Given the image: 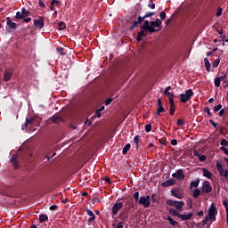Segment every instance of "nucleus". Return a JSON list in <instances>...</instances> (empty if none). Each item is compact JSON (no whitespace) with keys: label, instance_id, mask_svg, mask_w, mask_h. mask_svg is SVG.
I'll return each mask as SVG.
<instances>
[{"label":"nucleus","instance_id":"412c9836","mask_svg":"<svg viewBox=\"0 0 228 228\" xmlns=\"http://www.w3.org/2000/svg\"><path fill=\"white\" fill-rule=\"evenodd\" d=\"M163 186H165L166 188H168V186H174V184H175V180L174 179H169L167 182L162 183Z\"/></svg>","mask_w":228,"mask_h":228},{"label":"nucleus","instance_id":"bf43d9fd","mask_svg":"<svg viewBox=\"0 0 228 228\" xmlns=\"http://www.w3.org/2000/svg\"><path fill=\"white\" fill-rule=\"evenodd\" d=\"M224 113H225V110H221L219 111V117H224Z\"/></svg>","mask_w":228,"mask_h":228},{"label":"nucleus","instance_id":"052dcab7","mask_svg":"<svg viewBox=\"0 0 228 228\" xmlns=\"http://www.w3.org/2000/svg\"><path fill=\"white\" fill-rule=\"evenodd\" d=\"M85 124H87V126H92V121L86 119V120L85 121Z\"/></svg>","mask_w":228,"mask_h":228},{"label":"nucleus","instance_id":"2eb2a0df","mask_svg":"<svg viewBox=\"0 0 228 228\" xmlns=\"http://www.w3.org/2000/svg\"><path fill=\"white\" fill-rule=\"evenodd\" d=\"M6 24L11 29H17V23L12 21V18H6Z\"/></svg>","mask_w":228,"mask_h":228},{"label":"nucleus","instance_id":"0e129e2a","mask_svg":"<svg viewBox=\"0 0 228 228\" xmlns=\"http://www.w3.org/2000/svg\"><path fill=\"white\" fill-rule=\"evenodd\" d=\"M98 111H104V106H102L99 110H98Z\"/></svg>","mask_w":228,"mask_h":228},{"label":"nucleus","instance_id":"0eeeda50","mask_svg":"<svg viewBox=\"0 0 228 228\" xmlns=\"http://www.w3.org/2000/svg\"><path fill=\"white\" fill-rule=\"evenodd\" d=\"M137 202L144 208H149L151 206V196H142Z\"/></svg>","mask_w":228,"mask_h":228},{"label":"nucleus","instance_id":"6ab92c4d","mask_svg":"<svg viewBox=\"0 0 228 228\" xmlns=\"http://www.w3.org/2000/svg\"><path fill=\"white\" fill-rule=\"evenodd\" d=\"M193 154H194V156L199 158V161L204 162V161H206V159H208L206 155H200L197 151H194Z\"/></svg>","mask_w":228,"mask_h":228},{"label":"nucleus","instance_id":"49530a36","mask_svg":"<svg viewBox=\"0 0 228 228\" xmlns=\"http://www.w3.org/2000/svg\"><path fill=\"white\" fill-rule=\"evenodd\" d=\"M222 12H223V9L222 8H218L217 12L216 13V17H220L222 15Z\"/></svg>","mask_w":228,"mask_h":228},{"label":"nucleus","instance_id":"a211bd4d","mask_svg":"<svg viewBox=\"0 0 228 228\" xmlns=\"http://www.w3.org/2000/svg\"><path fill=\"white\" fill-rule=\"evenodd\" d=\"M86 213L88 215V216H90L88 218V223H92L94 222V220H95V215L94 214V211L90 210V209H86Z\"/></svg>","mask_w":228,"mask_h":228},{"label":"nucleus","instance_id":"864d4df0","mask_svg":"<svg viewBox=\"0 0 228 228\" xmlns=\"http://www.w3.org/2000/svg\"><path fill=\"white\" fill-rule=\"evenodd\" d=\"M38 4L39 6H41L42 8H45V4H44V2L42 0L38 1Z\"/></svg>","mask_w":228,"mask_h":228},{"label":"nucleus","instance_id":"f257e3e1","mask_svg":"<svg viewBox=\"0 0 228 228\" xmlns=\"http://www.w3.org/2000/svg\"><path fill=\"white\" fill-rule=\"evenodd\" d=\"M216 215H218V209H216V207L215 206V204H211L210 208H208V218L209 220H211L212 222H216Z\"/></svg>","mask_w":228,"mask_h":228},{"label":"nucleus","instance_id":"37998d69","mask_svg":"<svg viewBox=\"0 0 228 228\" xmlns=\"http://www.w3.org/2000/svg\"><path fill=\"white\" fill-rule=\"evenodd\" d=\"M149 8H151V10H154V8H156V4H154V2L151 1L148 4Z\"/></svg>","mask_w":228,"mask_h":228},{"label":"nucleus","instance_id":"ddd939ff","mask_svg":"<svg viewBox=\"0 0 228 228\" xmlns=\"http://www.w3.org/2000/svg\"><path fill=\"white\" fill-rule=\"evenodd\" d=\"M142 29H145V31H149L150 33H155L156 29L153 28L149 22V20H145L143 26L142 27Z\"/></svg>","mask_w":228,"mask_h":228},{"label":"nucleus","instance_id":"13d9d810","mask_svg":"<svg viewBox=\"0 0 228 228\" xmlns=\"http://www.w3.org/2000/svg\"><path fill=\"white\" fill-rule=\"evenodd\" d=\"M171 145H177V140L175 139L171 140Z\"/></svg>","mask_w":228,"mask_h":228},{"label":"nucleus","instance_id":"f3484780","mask_svg":"<svg viewBox=\"0 0 228 228\" xmlns=\"http://www.w3.org/2000/svg\"><path fill=\"white\" fill-rule=\"evenodd\" d=\"M170 90H172V86H167L164 90V94H165V95H167L168 97L169 102L171 101V99H174V94L170 93Z\"/></svg>","mask_w":228,"mask_h":228},{"label":"nucleus","instance_id":"dca6fc26","mask_svg":"<svg viewBox=\"0 0 228 228\" xmlns=\"http://www.w3.org/2000/svg\"><path fill=\"white\" fill-rule=\"evenodd\" d=\"M12 76H13V73L12 71L5 70L4 74V81H10Z\"/></svg>","mask_w":228,"mask_h":228},{"label":"nucleus","instance_id":"5701e85b","mask_svg":"<svg viewBox=\"0 0 228 228\" xmlns=\"http://www.w3.org/2000/svg\"><path fill=\"white\" fill-rule=\"evenodd\" d=\"M126 222V220L125 218H123L122 221L118 222V224H113V227L114 228H124Z\"/></svg>","mask_w":228,"mask_h":228},{"label":"nucleus","instance_id":"a18cd8bd","mask_svg":"<svg viewBox=\"0 0 228 228\" xmlns=\"http://www.w3.org/2000/svg\"><path fill=\"white\" fill-rule=\"evenodd\" d=\"M16 19L17 20H20V19H22V12H16Z\"/></svg>","mask_w":228,"mask_h":228},{"label":"nucleus","instance_id":"338daca9","mask_svg":"<svg viewBox=\"0 0 228 228\" xmlns=\"http://www.w3.org/2000/svg\"><path fill=\"white\" fill-rule=\"evenodd\" d=\"M226 224H228V212H226Z\"/></svg>","mask_w":228,"mask_h":228},{"label":"nucleus","instance_id":"423d86ee","mask_svg":"<svg viewBox=\"0 0 228 228\" xmlns=\"http://www.w3.org/2000/svg\"><path fill=\"white\" fill-rule=\"evenodd\" d=\"M152 15H154V12H147L142 18L139 16L137 20L134 22V25L130 28V29H134V28H136L138 24H142V22H143V20L147 19V17H152Z\"/></svg>","mask_w":228,"mask_h":228},{"label":"nucleus","instance_id":"4d7b16f0","mask_svg":"<svg viewBox=\"0 0 228 228\" xmlns=\"http://www.w3.org/2000/svg\"><path fill=\"white\" fill-rule=\"evenodd\" d=\"M209 218L208 216H206V218L203 220V224L206 225V224H208Z\"/></svg>","mask_w":228,"mask_h":228},{"label":"nucleus","instance_id":"f8f14e48","mask_svg":"<svg viewBox=\"0 0 228 228\" xmlns=\"http://www.w3.org/2000/svg\"><path fill=\"white\" fill-rule=\"evenodd\" d=\"M44 18L40 17L38 20H34V26L37 28V29H42L44 28Z\"/></svg>","mask_w":228,"mask_h":228},{"label":"nucleus","instance_id":"f03ea898","mask_svg":"<svg viewBox=\"0 0 228 228\" xmlns=\"http://www.w3.org/2000/svg\"><path fill=\"white\" fill-rule=\"evenodd\" d=\"M167 204L168 206L175 208L179 211H183V208H184V202L183 201H175V200H167Z\"/></svg>","mask_w":228,"mask_h":228},{"label":"nucleus","instance_id":"680f3d73","mask_svg":"<svg viewBox=\"0 0 228 228\" xmlns=\"http://www.w3.org/2000/svg\"><path fill=\"white\" fill-rule=\"evenodd\" d=\"M23 20L24 22H31V18H26Z\"/></svg>","mask_w":228,"mask_h":228},{"label":"nucleus","instance_id":"7ed1b4c3","mask_svg":"<svg viewBox=\"0 0 228 228\" xmlns=\"http://www.w3.org/2000/svg\"><path fill=\"white\" fill-rule=\"evenodd\" d=\"M171 213H174L177 218H180V220L186 221V220H191L193 218V213H189V214H179L177 211L171 209Z\"/></svg>","mask_w":228,"mask_h":228},{"label":"nucleus","instance_id":"8fccbe9b","mask_svg":"<svg viewBox=\"0 0 228 228\" xmlns=\"http://www.w3.org/2000/svg\"><path fill=\"white\" fill-rule=\"evenodd\" d=\"M177 126H184V121L183 119H177Z\"/></svg>","mask_w":228,"mask_h":228},{"label":"nucleus","instance_id":"5fc2aeb1","mask_svg":"<svg viewBox=\"0 0 228 228\" xmlns=\"http://www.w3.org/2000/svg\"><path fill=\"white\" fill-rule=\"evenodd\" d=\"M57 208H58V206H56V205H52V206L50 207V211H54L55 209H57Z\"/></svg>","mask_w":228,"mask_h":228},{"label":"nucleus","instance_id":"aec40b11","mask_svg":"<svg viewBox=\"0 0 228 228\" xmlns=\"http://www.w3.org/2000/svg\"><path fill=\"white\" fill-rule=\"evenodd\" d=\"M169 104H170L169 113L170 115H174V113H175V103L174 102V99H171V101L169 102Z\"/></svg>","mask_w":228,"mask_h":228},{"label":"nucleus","instance_id":"79ce46f5","mask_svg":"<svg viewBox=\"0 0 228 228\" xmlns=\"http://www.w3.org/2000/svg\"><path fill=\"white\" fill-rule=\"evenodd\" d=\"M218 65H220V59H217L216 61H215L213 62V67H214L215 69H216V67H218Z\"/></svg>","mask_w":228,"mask_h":228},{"label":"nucleus","instance_id":"f704fd0d","mask_svg":"<svg viewBox=\"0 0 228 228\" xmlns=\"http://www.w3.org/2000/svg\"><path fill=\"white\" fill-rule=\"evenodd\" d=\"M58 27L60 30H63L66 28L65 23H63L62 21L58 23Z\"/></svg>","mask_w":228,"mask_h":228},{"label":"nucleus","instance_id":"6e6552de","mask_svg":"<svg viewBox=\"0 0 228 228\" xmlns=\"http://www.w3.org/2000/svg\"><path fill=\"white\" fill-rule=\"evenodd\" d=\"M201 191L202 193H211L213 191V187H211V183L208 181L203 183Z\"/></svg>","mask_w":228,"mask_h":228},{"label":"nucleus","instance_id":"1a4fd4ad","mask_svg":"<svg viewBox=\"0 0 228 228\" xmlns=\"http://www.w3.org/2000/svg\"><path fill=\"white\" fill-rule=\"evenodd\" d=\"M124 208V204L122 202L115 203L112 207V215L116 216V215H118V211H120Z\"/></svg>","mask_w":228,"mask_h":228},{"label":"nucleus","instance_id":"bb28decb","mask_svg":"<svg viewBox=\"0 0 228 228\" xmlns=\"http://www.w3.org/2000/svg\"><path fill=\"white\" fill-rule=\"evenodd\" d=\"M205 61V67L208 72H209V69H211V63H209V60L208 58L204 59Z\"/></svg>","mask_w":228,"mask_h":228},{"label":"nucleus","instance_id":"09e8293b","mask_svg":"<svg viewBox=\"0 0 228 228\" xmlns=\"http://www.w3.org/2000/svg\"><path fill=\"white\" fill-rule=\"evenodd\" d=\"M223 206H224L225 211L228 212V201L227 200L223 201Z\"/></svg>","mask_w":228,"mask_h":228},{"label":"nucleus","instance_id":"72a5a7b5","mask_svg":"<svg viewBox=\"0 0 228 228\" xmlns=\"http://www.w3.org/2000/svg\"><path fill=\"white\" fill-rule=\"evenodd\" d=\"M134 142L135 143L136 147L138 148L139 142H140V137L138 135H135L134 137Z\"/></svg>","mask_w":228,"mask_h":228},{"label":"nucleus","instance_id":"393cba45","mask_svg":"<svg viewBox=\"0 0 228 228\" xmlns=\"http://www.w3.org/2000/svg\"><path fill=\"white\" fill-rule=\"evenodd\" d=\"M200 183V180L199 178L191 181V184H190L191 190V188H197L199 186Z\"/></svg>","mask_w":228,"mask_h":228},{"label":"nucleus","instance_id":"69168bd1","mask_svg":"<svg viewBox=\"0 0 228 228\" xmlns=\"http://www.w3.org/2000/svg\"><path fill=\"white\" fill-rule=\"evenodd\" d=\"M213 101H215L213 98H210L209 100H208V102L211 104V102H213Z\"/></svg>","mask_w":228,"mask_h":228},{"label":"nucleus","instance_id":"4c0bfd02","mask_svg":"<svg viewBox=\"0 0 228 228\" xmlns=\"http://www.w3.org/2000/svg\"><path fill=\"white\" fill-rule=\"evenodd\" d=\"M221 145L223 147H228V141L225 139L221 140Z\"/></svg>","mask_w":228,"mask_h":228},{"label":"nucleus","instance_id":"e2e57ef3","mask_svg":"<svg viewBox=\"0 0 228 228\" xmlns=\"http://www.w3.org/2000/svg\"><path fill=\"white\" fill-rule=\"evenodd\" d=\"M198 216H204V211L200 210V211L198 213Z\"/></svg>","mask_w":228,"mask_h":228},{"label":"nucleus","instance_id":"6e6d98bb","mask_svg":"<svg viewBox=\"0 0 228 228\" xmlns=\"http://www.w3.org/2000/svg\"><path fill=\"white\" fill-rule=\"evenodd\" d=\"M95 116L98 118H101V112H100V110H96L95 111Z\"/></svg>","mask_w":228,"mask_h":228},{"label":"nucleus","instance_id":"39448f33","mask_svg":"<svg viewBox=\"0 0 228 228\" xmlns=\"http://www.w3.org/2000/svg\"><path fill=\"white\" fill-rule=\"evenodd\" d=\"M171 195L176 199H183V197H184V192L180 187H175L171 190Z\"/></svg>","mask_w":228,"mask_h":228},{"label":"nucleus","instance_id":"603ef678","mask_svg":"<svg viewBox=\"0 0 228 228\" xmlns=\"http://www.w3.org/2000/svg\"><path fill=\"white\" fill-rule=\"evenodd\" d=\"M210 124L213 126V127H217L218 124H216L213 119L209 120Z\"/></svg>","mask_w":228,"mask_h":228},{"label":"nucleus","instance_id":"9d476101","mask_svg":"<svg viewBox=\"0 0 228 228\" xmlns=\"http://www.w3.org/2000/svg\"><path fill=\"white\" fill-rule=\"evenodd\" d=\"M31 127V126H37V121L35 120V118H26V123L24 125H22L21 129L24 131V129H26V127Z\"/></svg>","mask_w":228,"mask_h":228},{"label":"nucleus","instance_id":"a19ab883","mask_svg":"<svg viewBox=\"0 0 228 228\" xmlns=\"http://www.w3.org/2000/svg\"><path fill=\"white\" fill-rule=\"evenodd\" d=\"M222 110V104H219L217 106L214 107V111L216 113L217 111H220Z\"/></svg>","mask_w":228,"mask_h":228},{"label":"nucleus","instance_id":"7c9ffc66","mask_svg":"<svg viewBox=\"0 0 228 228\" xmlns=\"http://www.w3.org/2000/svg\"><path fill=\"white\" fill-rule=\"evenodd\" d=\"M131 149V144L127 143L124 148H123V154H127V151Z\"/></svg>","mask_w":228,"mask_h":228},{"label":"nucleus","instance_id":"20e7f679","mask_svg":"<svg viewBox=\"0 0 228 228\" xmlns=\"http://www.w3.org/2000/svg\"><path fill=\"white\" fill-rule=\"evenodd\" d=\"M193 95V90L188 89L185 94H180V101L181 102L186 103L191 96Z\"/></svg>","mask_w":228,"mask_h":228},{"label":"nucleus","instance_id":"58836bf2","mask_svg":"<svg viewBox=\"0 0 228 228\" xmlns=\"http://www.w3.org/2000/svg\"><path fill=\"white\" fill-rule=\"evenodd\" d=\"M139 197H140V192L139 191H136V192L134 193V198L135 199L136 202H138L140 200Z\"/></svg>","mask_w":228,"mask_h":228},{"label":"nucleus","instance_id":"de8ad7c7","mask_svg":"<svg viewBox=\"0 0 228 228\" xmlns=\"http://www.w3.org/2000/svg\"><path fill=\"white\" fill-rule=\"evenodd\" d=\"M113 102V99L109 98L105 101V106H109V104H111V102Z\"/></svg>","mask_w":228,"mask_h":228},{"label":"nucleus","instance_id":"ea45409f","mask_svg":"<svg viewBox=\"0 0 228 228\" xmlns=\"http://www.w3.org/2000/svg\"><path fill=\"white\" fill-rule=\"evenodd\" d=\"M159 17L161 20H165V19H167V13H165V12H161Z\"/></svg>","mask_w":228,"mask_h":228},{"label":"nucleus","instance_id":"c756f323","mask_svg":"<svg viewBox=\"0 0 228 228\" xmlns=\"http://www.w3.org/2000/svg\"><path fill=\"white\" fill-rule=\"evenodd\" d=\"M21 15H22V19H26V17H28V15H29V12H28L25 8H23L21 10Z\"/></svg>","mask_w":228,"mask_h":228},{"label":"nucleus","instance_id":"b1692460","mask_svg":"<svg viewBox=\"0 0 228 228\" xmlns=\"http://www.w3.org/2000/svg\"><path fill=\"white\" fill-rule=\"evenodd\" d=\"M151 26L154 29V28H159L161 26V21L159 19H157L155 21H151Z\"/></svg>","mask_w":228,"mask_h":228},{"label":"nucleus","instance_id":"c85d7f7f","mask_svg":"<svg viewBox=\"0 0 228 228\" xmlns=\"http://www.w3.org/2000/svg\"><path fill=\"white\" fill-rule=\"evenodd\" d=\"M167 221L174 227H175V225H177V222L175 220H174L171 216H167Z\"/></svg>","mask_w":228,"mask_h":228},{"label":"nucleus","instance_id":"473e14b6","mask_svg":"<svg viewBox=\"0 0 228 228\" xmlns=\"http://www.w3.org/2000/svg\"><path fill=\"white\" fill-rule=\"evenodd\" d=\"M144 35H145V30H142L141 32H139L137 37V41L140 42V40H142V37H143Z\"/></svg>","mask_w":228,"mask_h":228},{"label":"nucleus","instance_id":"4be33fe9","mask_svg":"<svg viewBox=\"0 0 228 228\" xmlns=\"http://www.w3.org/2000/svg\"><path fill=\"white\" fill-rule=\"evenodd\" d=\"M202 172H203L204 177H207V179H211L213 175L210 173L209 170H208L207 168L203 167L202 168Z\"/></svg>","mask_w":228,"mask_h":228},{"label":"nucleus","instance_id":"c03bdc74","mask_svg":"<svg viewBox=\"0 0 228 228\" xmlns=\"http://www.w3.org/2000/svg\"><path fill=\"white\" fill-rule=\"evenodd\" d=\"M54 4H56V6H60V1L58 0H53L51 2V6H54Z\"/></svg>","mask_w":228,"mask_h":228},{"label":"nucleus","instance_id":"2f4dec72","mask_svg":"<svg viewBox=\"0 0 228 228\" xmlns=\"http://www.w3.org/2000/svg\"><path fill=\"white\" fill-rule=\"evenodd\" d=\"M199 195H200V189H195L193 191L194 199H197V197H199Z\"/></svg>","mask_w":228,"mask_h":228},{"label":"nucleus","instance_id":"cd10ccee","mask_svg":"<svg viewBox=\"0 0 228 228\" xmlns=\"http://www.w3.org/2000/svg\"><path fill=\"white\" fill-rule=\"evenodd\" d=\"M46 220H49V217L46 215H40L39 216L40 224L45 222Z\"/></svg>","mask_w":228,"mask_h":228},{"label":"nucleus","instance_id":"774afa93","mask_svg":"<svg viewBox=\"0 0 228 228\" xmlns=\"http://www.w3.org/2000/svg\"><path fill=\"white\" fill-rule=\"evenodd\" d=\"M170 23V20H167V21H166V24H169Z\"/></svg>","mask_w":228,"mask_h":228},{"label":"nucleus","instance_id":"4468645a","mask_svg":"<svg viewBox=\"0 0 228 228\" xmlns=\"http://www.w3.org/2000/svg\"><path fill=\"white\" fill-rule=\"evenodd\" d=\"M165 107H163L161 103V98L158 99V109H157V115L160 116L161 113H165Z\"/></svg>","mask_w":228,"mask_h":228},{"label":"nucleus","instance_id":"3c124183","mask_svg":"<svg viewBox=\"0 0 228 228\" xmlns=\"http://www.w3.org/2000/svg\"><path fill=\"white\" fill-rule=\"evenodd\" d=\"M227 77L224 75V76H220V77H217V78L219 79V81H225V78H226Z\"/></svg>","mask_w":228,"mask_h":228},{"label":"nucleus","instance_id":"a878e982","mask_svg":"<svg viewBox=\"0 0 228 228\" xmlns=\"http://www.w3.org/2000/svg\"><path fill=\"white\" fill-rule=\"evenodd\" d=\"M11 162L12 163L14 168H19V164H17V155H13L12 157Z\"/></svg>","mask_w":228,"mask_h":228},{"label":"nucleus","instance_id":"e433bc0d","mask_svg":"<svg viewBox=\"0 0 228 228\" xmlns=\"http://www.w3.org/2000/svg\"><path fill=\"white\" fill-rule=\"evenodd\" d=\"M152 129V125L148 124L145 126V131L146 133H151V130Z\"/></svg>","mask_w":228,"mask_h":228},{"label":"nucleus","instance_id":"9b49d317","mask_svg":"<svg viewBox=\"0 0 228 228\" xmlns=\"http://www.w3.org/2000/svg\"><path fill=\"white\" fill-rule=\"evenodd\" d=\"M172 177L175 179H177V181H183L184 180V173L183 172V169H178L175 173L172 175Z\"/></svg>","mask_w":228,"mask_h":228},{"label":"nucleus","instance_id":"c9c22d12","mask_svg":"<svg viewBox=\"0 0 228 228\" xmlns=\"http://www.w3.org/2000/svg\"><path fill=\"white\" fill-rule=\"evenodd\" d=\"M214 83H215V86H216L218 88L220 86V83H222V82L220 81V78L216 77Z\"/></svg>","mask_w":228,"mask_h":228}]
</instances>
